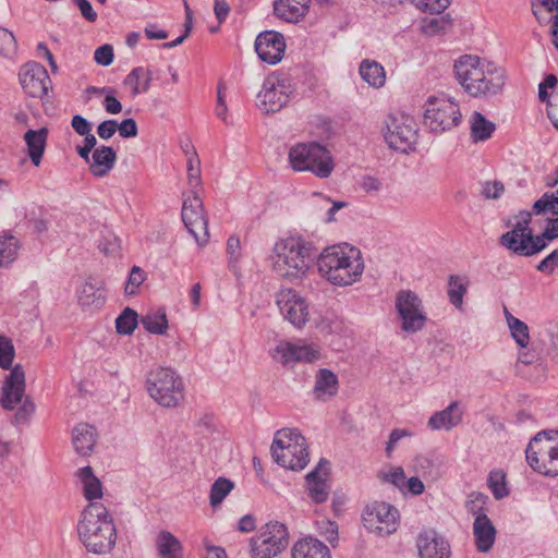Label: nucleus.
Masks as SVG:
<instances>
[{
    "mask_svg": "<svg viewBox=\"0 0 558 558\" xmlns=\"http://www.w3.org/2000/svg\"><path fill=\"white\" fill-rule=\"evenodd\" d=\"M543 7L549 12L556 11L557 13L551 17L553 25L550 33L554 36V40H558V0H541Z\"/></svg>",
    "mask_w": 558,
    "mask_h": 558,
    "instance_id": "obj_62",
    "label": "nucleus"
},
{
    "mask_svg": "<svg viewBox=\"0 0 558 558\" xmlns=\"http://www.w3.org/2000/svg\"><path fill=\"white\" fill-rule=\"evenodd\" d=\"M117 154L110 146L101 145L96 147L92 154L89 170L94 177L102 178L114 167Z\"/></svg>",
    "mask_w": 558,
    "mask_h": 558,
    "instance_id": "obj_27",
    "label": "nucleus"
},
{
    "mask_svg": "<svg viewBox=\"0 0 558 558\" xmlns=\"http://www.w3.org/2000/svg\"><path fill=\"white\" fill-rule=\"evenodd\" d=\"M315 246L302 236H286L279 239L271 254L274 272L289 281L305 278L316 259Z\"/></svg>",
    "mask_w": 558,
    "mask_h": 558,
    "instance_id": "obj_3",
    "label": "nucleus"
},
{
    "mask_svg": "<svg viewBox=\"0 0 558 558\" xmlns=\"http://www.w3.org/2000/svg\"><path fill=\"white\" fill-rule=\"evenodd\" d=\"M228 266L234 274L238 272V263L241 259V242L239 236L231 235L227 241Z\"/></svg>",
    "mask_w": 558,
    "mask_h": 558,
    "instance_id": "obj_48",
    "label": "nucleus"
},
{
    "mask_svg": "<svg viewBox=\"0 0 558 558\" xmlns=\"http://www.w3.org/2000/svg\"><path fill=\"white\" fill-rule=\"evenodd\" d=\"M322 462L312 472L306 475V486L308 495L313 501L319 504L327 500L329 496V488L326 480L320 475Z\"/></svg>",
    "mask_w": 558,
    "mask_h": 558,
    "instance_id": "obj_32",
    "label": "nucleus"
},
{
    "mask_svg": "<svg viewBox=\"0 0 558 558\" xmlns=\"http://www.w3.org/2000/svg\"><path fill=\"white\" fill-rule=\"evenodd\" d=\"M396 311L401 329L408 333L422 330L427 320L422 300L411 290H401L396 295Z\"/></svg>",
    "mask_w": 558,
    "mask_h": 558,
    "instance_id": "obj_14",
    "label": "nucleus"
},
{
    "mask_svg": "<svg viewBox=\"0 0 558 558\" xmlns=\"http://www.w3.org/2000/svg\"><path fill=\"white\" fill-rule=\"evenodd\" d=\"M292 558H331L330 549L314 537L298 541L291 550Z\"/></svg>",
    "mask_w": 558,
    "mask_h": 558,
    "instance_id": "obj_28",
    "label": "nucleus"
},
{
    "mask_svg": "<svg viewBox=\"0 0 558 558\" xmlns=\"http://www.w3.org/2000/svg\"><path fill=\"white\" fill-rule=\"evenodd\" d=\"M411 2L422 12L439 14L448 8L450 0H411Z\"/></svg>",
    "mask_w": 558,
    "mask_h": 558,
    "instance_id": "obj_53",
    "label": "nucleus"
},
{
    "mask_svg": "<svg viewBox=\"0 0 558 558\" xmlns=\"http://www.w3.org/2000/svg\"><path fill=\"white\" fill-rule=\"evenodd\" d=\"M529 465L545 476H558V432H538L525 450Z\"/></svg>",
    "mask_w": 558,
    "mask_h": 558,
    "instance_id": "obj_8",
    "label": "nucleus"
},
{
    "mask_svg": "<svg viewBox=\"0 0 558 558\" xmlns=\"http://www.w3.org/2000/svg\"><path fill=\"white\" fill-rule=\"evenodd\" d=\"M416 546L420 558H450V544L434 531L421 533Z\"/></svg>",
    "mask_w": 558,
    "mask_h": 558,
    "instance_id": "obj_22",
    "label": "nucleus"
},
{
    "mask_svg": "<svg viewBox=\"0 0 558 558\" xmlns=\"http://www.w3.org/2000/svg\"><path fill=\"white\" fill-rule=\"evenodd\" d=\"M558 266V251H553L549 255H547L543 260L537 265V269L545 274H553L556 267Z\"/></svg>",
    "mask_w": 558,
    "mask_h": 558,
    "instance_id": "obj_61",
    "label": "nucleus"
},
{
    "mask_svg": "<svg viewBox=\"0 0 558 558\" xmlns=\"http://www.w3.org/2000/svg\"><path fill=\"white\" fill-rule=\"evenodd\" d=\"M362 521L369 532L387 536L395 533L399 526V511L387 502L375 501L364 509Z\"/></svg>",
    "mask_w": 558,
    "mask_h": 558,
    "instance_id": "obj_15",
    "label": "nucleus"
},
{
    "mask_svg": "<svg viewBox=\"0 0 558 558\" xmlns=\"http://www.w3.org/2000/svg\"><path fill=\"white\" fill-rule=\"evenodd\" d=\"M280 313L294 327L302 328L310 317L305 300L293 289H282L276 295Z\"/></svg>",
    "mask_w": 558,
    "mask_h": 558,
    "instance_id": "obj_17",
    "label": "nucleus"
},
{
    "mask_svg": "<svg viewBox=\"0 0 558 558\" xmlns=\"http://www.w3.org/2000/svg\"><path fill=\"white\" fill-rule=\"evenodd\" d=\"M148 395L165 408H174L184 398V384L180 375L170 367H157L147 376Z\"/></svg>",
    "mask_w": 558,
    "mask_h": 558,
    "instance_id": "obj_9",
    "label": "nucleus"
},
{
    "mask_svg": "<svg viewBox=\"0 0 558 558\" xmlns=\"http://www.w3.org/2000/svg\"><path fill=\"white\" fill-rule=\"evenodd\" d=\"M550 211L554 215H558V196L555 194L545 193L533 205V213L539 215L542 213Z\"/></svg>",
    "mask_w": 558,
    "mask_h": 558,
    "instance_id": "obj_49",
    "label": "nucleus"
},
{
    "mask_svg": "<svg viewBox=\"0 0 558 558\" xmlns=\"http://www.w3.org/2000/svg\"><path fill=\"white\" fill-rule=\"evenodd\" d=\"M463 410L459 402H451L446 409L435 412L428 420L427 425L433 430H450L462 422Z\"/></svg>",
    "mask_w": 558,
    "mask_h": 558,
    "instance_id": "obj_24",
    "label": "nucleus"
},
{
    "mask_svg": "<svg viewBox=\"0 0 558 558\" xmlns=\"http://www.w3.org/2000/svg\"><path fill=\"white\" fill-rule=\"evenodd\" d=\"M78 302L83 307L99 308L105 303L102 288L97 282L86 281L78 291Z\"/></svg>",
    "mask_w": 558,
    "mask_h": 558,
    "instance_id": "obj_33",
    "label": "nucleus"
},
{
    "mask_svg": "<svg viewBox=\"0 0 558 558\" xmlns=\"http://www.w3.org/2000/svg\"><path fill=\"white\" fill-rule=\"evenodd\" d=\"M234 488V483L226 477L217 478L211 487L209 493V504L211 507L216 508L219 506L223 499L231 493Z\"/></svg>",
    "mask_w": 558,
    "mask_h": 558,
    "instance_id": "obj_41",
    "label": "nucleus"
},
{
    "mask_svg": "<svg viewBox=\"0 0 558 558\" xmlns=\"http://www.w3.org/2000/svg\"><path fill=\"white\" fill-rule=\"evenodd\" d=\"M294 92L295 84L289 76L272 73L264 80L256 106L264 113L278 112L290 101Z\"/></svg>",
    "mask_w": 558,
    "mask_h": 558,
    "instance_id": "obj_11",
    "label": "nucleus"
},
{
    "mask_svg": "<svg viewBox=\"0 0 558 558\" xmlns=\"http://www.w3.org/2000/svg\"><path fill=\"white\" fill-rule=\"evenodd\" d=\"M284 36L276 31H265L255 39V51L258 58L268 64L279 63L286 51Z\"/></svg>",
    "mask_w": 558,
    "mask_h": 558,
    "instance_id": "obj_20",
    "label": "nucleus"
},
{
    "mask_svg": "<svg viewBox=\"0 0 558 558\" xmlns=\"http://www.w3.org/2000/svg\"><path fill=\"white\" fill-rule=\"evenodd\" d=\"M320 349L313 343H292L281 341L274 350V359L282 365L299 362L313 363L320 359Z\"/></svg>",
    "mask_w": 558,
    "mask_h": 558,
    "instance_id": "obj_18",
    "label": "nucleus"
},
{
    "mask_svg": "<svg viewBox=\"0 0 558 558\" xmlns=\"http://www.w3.org/2000/svg\"><path fill=\"white\" fill-rule=\"evenodd\" d=\"M459 104L446 95L430 96L425 101L423 123L434 133H444L461 123Z\"/></svg>",
    "mask_w": 558,
    "mask_h": 558,
    "instance_id": "obj_10",
    "label": "nucleus"
},
{
    "mask_svg": "<svg viewBox=\"0 0 558 558\" xmlns=\"http://www.w3.org/2000/svg\"><path fill=\"white\" fill-rule=\"evenodd\" d=\"M77 533L85 548L105 555L116 546L117 530L108 509L100 502H89L81 513Z\"/></svg>",
    "mask_w": 558,
    "mask_h": 558,
    "instance_id": "obj_4",
    "label": "nucleus"
},
{
    "mask_svg": "<svg viewBox=\"0 0 558 558\" xmlns=\"http://www.w3.org/2000/svg\"><path fill=\"white\" fill-rule=\"evenodd\" d=\"M487 484L496 499H502L509 495V489L506 482V473L502 470L496 469L490 471L487 478Z\"/></svg>",
    "mask_w": 558,
    "mask_h": 558,
    "instance_id": "obj_43",
    "label": "nucleus"
},
{
    "mask_svg": "<svg viewBox=\"0 0 558 558\" xmlns=\"http://www.w3.org/2000/svg\"><path fill=\"white\" fill-rule=\"evenodd\" d=\"M182 221L189 232L199 245L208 241V221L204 213L203 202L196 194L184 199L182 206Z\"/></svg>",
    "mask_w": 558,
    "mask_h": 558,
    "instance_id": "obj_16",
    "label": "nucleus"
},
{
    "mask_svg": "<svg viewBox=\"0 0 558 558\" xmlns=\"http://www.w3.org/2000/svg\"><path fill=\"white\" fill-rule=\"evenodd\" d=\"M504 185L501 182H486L483 186V195L486 198L496 199L504 193Z\"/></svg>",
    "mask_w": 558,
    "mask_h": 558,
    "instance_id": "obj_63",
    "label": "nucleus"
},
{
    "mask_svg": "<svg viewBox=\"0 0 558 558\" xmlns=\"http://www.w3.org/2000/svg\"><path fill=\"white\" fill-rule=\"evenodd\" d=\"M381 478L400 489H402L405 485V474L401 466H395L387 472H383Z\"/></svg>",
    "mask_w": 558,
    "mask_h": 558,
    "instance_id": "obj_55",
    "label": "nucleus"
},
{
    "mask_svg": "<svg viewBox=\"0 0 558 558\" xmlns=\"http://www.w3.org/2000/svg\"><path fill=\"white\" fill-rule=\"evenodd\" d=\"M271 454L282 468L300 471L308 463L305 438L295 428H282L275 435Z\"/></svg>",
    "mask_w": 558,
    "mask_h": 558,
    "instance_id": "obj_5",
    "label": "nucleus"
},
{
    "mask_svg": "<svg viewBox=\"0 0 558 558\" xmlns=\"http://www.w3.org/2000/svg\"><path fill=\"white\" fill-rule=\"evenodd\" d=\"M451 25L449 15H436L430 19H426L424 22V32L428 35H436L440 32H445Z\"/></svg>",
    "mask_w": 558,
    "mask_h": 558,
    "instance_id": "obj_50",
    "label": "nucleus"
},
{
    "mask_svg": "<svg viewBox=\"0 0 558 558\" xmlns=\"http://www.w3.org/2000/svg\"><path fill=\"white\" fill-rule=\"evenodd\" d=\"M141 324L149 333L154 335H166L168 330V319L163 310L147 313L142 317Z\"/></svg>",
    "mask_w": 558,
    "mask_h": 558,
    "instance_id": "obj_39",
    "label": "nucleus"
},
{
    "mask_svg": "<svg viewBox=\"0 0 558 558\" xmlns=\"http://www.w3.org/2000/svg\"><path fill=\"white\" fill-rule=\"evenodd\" d=\"M288 158L294 171H310L322 179L328 178L335 167L329 150L317 142L293 145L289 150Z\"/></svg>",
    "mask_w": 558,
    "mask_h": 558,
    "instance_id": "obj_6",
    "label": "nucleus"
},
{
    "mask_svg": "<svg viewBox=\"0 0 558 558\" xmlns=\"http://www.w3.org/2000/svg\"><path fill=\"white\" fill-rule=\"evenodd\" d=\"M22 88L31 97H43L47 95L51 80L45 66L37 62H27L19 73Z\"/></svg>",
    "mask_w": 558,
    "mask_h": 558,
    "instance_id": "obj_19",
    "label": "nucleus"
},
{
    "mask_svg": "<svg viewBox=\"0 0 558 558\" xmlns=\"http://www.w3.org/2000/svg\"><path fill=\"white\" fill-rule=\"evenodd\" d=\"M16 49L17 44L14 35L7 28L0 27V56L13 57Z\"/></svg>",
    "mask_w": 558,
    "mask_h": 558,
    "instance_id": "obj_51",
    "label": "nucleus"
},
{
    "mask_svg": "<svg viewBox=\"0 0 558 558\" xmlns=\"http://www.w3.org/2000/svg\"><path fill=\"white\" fill-rule=\"evenodd\" d=\"M118 130L117 120H105L97 126V134L102 140L111 138Z\"/></svg>",
    "mask_w": 558,
    "mask_h": 558,
    "instance_id": "obj_59",
    "label": "nucleus"
},
{
    "mask_svg": "<svg viewBox=\"0 0 558 558\" xmlns=\"http://www.w3.org/2000/svg\"><path fill=\"white\" fill-rule=\"evenodd\" d=\"M117 131L123 138L135 137L138 133L136 121L132 118L124 119L121 123H118Z\"/></svg>",
    "mask_w": 558,
    "mask_h": 558,
    "instance_id": "obj_58",
    "label": "nucleus"
},
{
    "mask_svg": "<svg viewBox=\"0 0 558 558\" xmlns=\"http://www.w3.org/2000/svg\"><path fill=\"white\" fill-rule=\"evenodd\" d=\"M361 77L371 86L379 88L384 86L386 73L384 66L371 60H363L360 64Z\"/></svg>",
    "mask_w": 558,
    "mask_h": 558,
    "instance_id": "obj_37",
    "label": "nucleus"
},
{
    "mask_svg": "<svg viewBox=\"0 0 558 558\" xmlns=\"http://www.w3.org/2000/svg\"><path fill=\"white\" fill-rule=\"evenodd\" d=\"M508 327L511 336L520 348H525L530 341V333L527 325L521 319L510 316L508 317Z\"/></svg>",
    "mask_w": 558,
    "mask_h": 558,
    "instance_id": "obj_44",
    "label": "nucleus"
},
{
    "mask_svg": "<svg viewBox=\"0 0 558 558\" xmlns=\"http://www.w3.org/2000/svg\"><path fill=\"white\" fill-rule=\"evenodd\" d=\"M95 61L104 66H108L113 61V48L110 45H102L98 47L94 54Z\"/></svg>",
    "mask_w": 558,
    "mask_h": 558,
    "instance_id": "obj_56",
    "label": "nucleus"
},
{
    "mask_svg": "<svg viewBox=\"0 0 558 558\" xmlns=\"http://www.w3.org/2000/svg\"><path fill=\"white\" fill-rule=\"evenodd\" d=\"M488 497L482 493L473 492L468 496L465 501V509L469 513L475 518H480L486 514V505Z\"/></svg>",
    "mask_w": 558,
    "mask_h": 558,
    "instance_id": "obj_46",
    "label": "nucleus"
},
{
    "mask_svg": "<svg viewBox=\"0 0 558 558\" xmlns=\"http://www.w3.org/2000/svg\"><path fill=\"white\" fill-rule=\"evenodd\" d=\"M318 328L324 335L347 336L349 328L345 323L335 314L325 315Z\"/></svg>",
    "mask_w": 558,
    "mask_h": 558,
    "instance_id": "obj_42",
    "label": "nucleus"
},
{
    "mask_svg": "<svg viewBox=\"0 0 558 558\" xmlns=\"http://www.w3.org/2000/svg\"><path fill=\"white\" fill-rule=\"evenodd\" d=\"M77 477L82 483L83 495L87 500L92 502V500L102 497V485L90 466L81 468L77 471Z\"/></svg>",
    "mask_w": 558,
    "mask_h": 558,
    "instance_id": "obj_31",
    "label": "nucleus"
},
{
    "mask_svg": "<svg viewBox=\"0 0 558 558\" xmlns=\"http://www.w3.org/2000/svg\"><path fill=\"white\" fill-rule=\"evenodd\" d=\"M25 372L21 364L14 365L7 375L0 392V407L12 411L21 403L14 414L13 423L16 425L25 424L35 411V404L29 400H23L25 396Z\"/></svg>",
    "mask_w": 558,
    "mask_h": 558,
    "instance_id": "obj_7",
    "label": "nucleus"
},
{
    "mask_svg": "<svg viewBox=\"0 0 558 558\" xmlns=\"http://www.w3.org/2000/svg\"><path fill=\"white\" fill-rule=\"evenodd\" d=\"M473 534L478 551L487 553L493 547L496 538V529L487 515L474 519Z\"/></svg>",
    "mask_w": 558,
    "mask_h": 558,
    "instance_id": "obj_29",
    "label": "nucleus"
},
{
    "mask_svg": "<svg viewBox=\"0 0 558 558\" xmlns=\"http://www.w3.org/2000/svg\"><path fill=\"white\" fill-rule=\"evenodd\" d=\"M145 271L138 266H133L129 274V278L125 284V294L134 295L137 292L140 286L145 281Z\"/></svg>",
    "mask_w": 558,
    "mask_h": 558,
    "instance_id": "obj_52",
    "label": "nucleus"
},
{
    "mask_svg": "<svg viewBox=\"0 0 558 558\" xmlns=\"http://www.w3.org/2000/svg\"><path fill=\"white\" fill-rule=\"evenodd\" d=\"M360 184L363 191L367 194H377L383 187L381 181L369 174L363 175Z\"/></svg>",
    "mask_w": 558,
    "mask_h": 558,
    "instance_id": "obj_57",
    "label": "nucleus"
},
{
    "mask_svg": "<svg viewBox=\"0 0 558 558\" xmlns=\"http://www.w3.org/2000/svg\"><path fill=\"white\" fill-rule=\"evenodd\" d=\"M24 141L27 148V155L35 167H39L46 150L48 140V129L28 130L24 134Z\"/></svg>",
    "mask_w": 558,
    "mask_h": 558,
    "instance_id": "obj_26",
    "label": "nucleus"
},
{
    "mask_svg": "<svg viewBox=\"0 0 558 558\" xmlns=\"http://www.w3.org/2000/svg\"><path fill=\"white\" fill-rule=\"evenodd\" d=\"M384 137L390 148L407 153L416 142V131L407 120L390 118Z\"/></svg>",
    "mask_w": 558,
    "mask_h": 558,
    "instance_id": "obj_21",
    "label": "nucleus"
},
{
    "mask_svg": "<svg viewBox=\"0 0 558 558\" xmlns=\"http://www.w3.org/2000/svg\"><path fill=\"white\" fill-rule=\"evenodd\" d=\"M531 214L524 213L512 230L504 233L499 243L519 256H532L546 247L544 238L533 236L530 228Z\"/></svg>",
    "mask_w": 558,
    "mask_h": 558,
    "instance_id": "obj_13",
    "label": "nucleus"
},
{
    "mask_svg": "<svg viewBox=\"0 0 558 558\" xmlns=\"http://www.w3.org/2000/svg\"><path fill=\"white\" fill-rule=\"evenodd\" d=\"M453 71L463 90L474 98L496 96L506 84L504 69L478 56H461L456 60Z\"/></svg>",
    "mask_w": 558,
    "mask_h": 558,
    "instance_id": "obj_1",
    "label": "nucleus"
},
{
    "mask_svg": "<svg viewBox=\"0 0 558 558\" xmlns=\"http://www.w3.org/2000/svg\"><path fill=\"white\" fill-rule=\"evenodd\" d=\"M339 389L338 376L328 368H320L315 375L313 387L314 398L319 401H327L337 395Z\"/></svg>",
    "mask_w": 558,
    "mask_h": 558,
    "instance_id": "obj_25",
    "label": "nucleus"
},
{
    "mask_svg": "<svg viewBox=\"0 0 558 558\" xmlns=\"http://www.w3.org/2000/svg\"><path fill=\"white\" fill-rule=\"evenodd\" d=\"M311 0H275L274 14L284 22L298 23L308 12Z\"/></svg>",
    "mask_w": 558,
    "mask_h": 558,
    "instance_id": "obj_23",
    "label": "nucleus"
},
{
    "mask_svg": "<svg viewBox=\"0 0 558 558\" xmlns=\"http://www.w3.org/2000/svg\"><path fill=\"white\" fill-rule=\"evenodd\" d=\"M71 125L73 130L81 136L92 131V123L80 114H75L72 118Z\"/></svg>",
    "mask_w": 558,
    "mask_h": 558,
    "instance_id": "obj_64",
    "label": "nucleus"
},
{
    "mask_svg": "<svg viewBox=\"0 0 558 558\" xmlns=\"http://www.w3.org/2000/svg\"><path fill=\"white\" fill-rule=\"evenodd\" d=\"M288 542L284 524L269 522L250 539V555L252 558H275L286 549Z\"/></svg>",
    "mask_w": 558,
    "mask_h": 558,
    "instance_id": "obj_12",
    "label": "nucleus"
},
{
    "mask_svg": "<svg viewBox=\"0 0 558 558\" xmlns=\"http://www.w3.org/2000/svg\"><path fill=\"white\" fill-rule=\"evenodd\" d=\"M14 357L15 349L12 340L0 333V368L10 369L11 372L14 367L12 366Z\"/></svg>",
    "mask_w": 558,
    "mask_h": 558,
    "instance_id": "obj_47",
    "label": "nucleus"
},
{
    "mask_svg": "<svg viewBox=\"0 0 558 558\" xmlns=\"http://www.w3.org/2000/svg\"><path fill=\"white\" fill-rule=\"evenodd\" d=\"M319 275L336 287H348L360 281L364 272L361 251L348 243L324 248L316 257Z\"/></svg>",
    "mask_w": 558,
    "mask_h": 558,
    "instance_id": "obj_2",
    "label": "nucleus"
},
{
    "mask_svg": "<svg viewBox=\"0 0 558 558\" xmlns=\"http://www.w3.org/2000/svg\"><path fill=\"white\" fill-rule=\"evenodd\" d=\"M318 533L325 537L332 546L338 541V525L328 519L316 521Z\"/></svg>",
    "mask_w": 558,
    "mask_h": 558,
    "instance_id": "obj_54",
    "label": "nucleus"
},
{
    "mask_svg": "<svg viewBox=\"0 0 558 558\" xmlns=\"http://www.w3.org/2000/svg\"><path fill=\"white\" fill-rule=\"evenodd\" d=\"M413 433L409 429L396 428L389 435V440L386 446V452L388 456L391 454L398 441L404 437H411Z\"/></svg>",
    "mask_w": 558,
    "mask_h": 558,
    "instance_id": "obj_60",
    "label": "nucleus"
},
{
    "mask_svg": "<svg viewBox=\"0 0 558 558\" xmlns=\"http://www.w3.org/2000/svg\"><path fill=\"white\" fill-rule=\"evenodd\" d=\"M468 281L459 276H450L448 281V298L452 305L457 308H461L463 304V298L466 293Z\"/></svg>",
    "mask_w": 558,
    "mask_h": 558,
    "instance_id": "obj_40",
    "label": "nucleus"
},
{
    "mask_svg": "<svg viewBox=\"0 0 558 558\" xmlns=\"http://www.w3.org/2000/svg\"><path fill=\"white\" fill-rule=\"evenodd\" d=\"M156 547L160 558H182L180 541L168 531H161L158 534Z\"/></svg>",
    "mask_w": 558,
    "mask_h": 558,
    "instance_id": "obj_34",
    "label": "nucleus"
},
{
    "mask_svg": "<svg viewBox=\"0 0 558 558\" xmlns=\"http://www.w3.org/2000/svg\"><path fill=\"white\" fill-rule=\"evenodd\" d=\"M151 73L142 68H134L124 78L123 84L131 88L132 97L149 89Z\"/></svg>",
    "mask_w": 558,
    "mask_h": 558,
    "instance_id": "obj_36",
    "label": "nucleus"
},
{
    "mask_svg": "<svg viewBox=\"0 0 558 558\" xmlns=\"http://www.w3.org/2000/svg\"><path fill=\"white\" fill-rule=\"evenodd\" d=\"M20 241L9 232L0 233V267H7L19 255Z\"/></svg>",
    "mask_w": 558,
    "mask_h": 558,
    "instance_id": "obj_38",
    "label": "nucleus"
},
{
    "mask_svg": "<svg viewBox=\"0 0 558 558\" xmlns=\"http://www.w3.org/2000/svg\"><path fill=\"white\" fill-rule=\"evenodd\" d=\"M97 433L92 425L82 423L73 429V446L75 451L81 456H89L96 445Z\"/></svg>",
    "mask_w": 558,
    "mask_h": 558,
    "instance_id": "obj_30",
    "label": "nucleus"
},
{
    "mask_svg": "<svg viewBox=\"0 0 558 558\" xmlns=\"http://www.w3.org/2000/svg\"><path fill=\"white\" fill-rule=\"evenodd\" d=\"M471 137L474 142H484L493 135L496 130L495 123L486 119L481 112L474 111L470 117Z\"/></svg>",
    "mask_w": 558,
    "mask_h": 558,
    "instance_id": "obj_35",
    "label": "nucleus"
},
{
    "mask_svg": "<svg viewBox=\"0 0 558 558\" xmlns=\"http://www.w3.org/2000/svg\"><path fill=\"white\" fill-rule=\"evenodd\" d=\"M137 326V313L126 307L116 319V329L120 335H131Z\"/></svg>",
    "mask_w": 558,
    "mask_h": 558,
    "instance_id": "obj_45",
    "label": "nucleus"
}]
</instances>
